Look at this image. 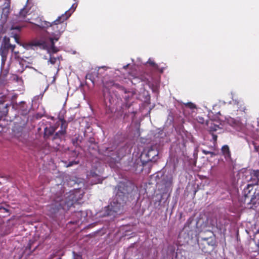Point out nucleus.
<instances>
[{
    "instance_id": "29",
    "label": "nucleus",
    "mask_w": 259,
    "mask_h": 259,
    "mask_svg": "<svg viewBox=\"0 0 259 259\" xmlns=\"http://www.w3.org/2000/svg\"><path fill=\"white\" fill-rule=\"evenodd\" d=\"M245 108H244V107L240 108V110H242V111H244V110H245Z\"/></svg>"
},
{
    "instance_id": "26",
    "label": "nucleus",
    "mask_w": 259,
    "mask_h": 259,
    "mask_svg": "<svg viewBox=\"0 0 259 259\" xmlns=\"http://www.w3.org/2000/svg\"><path fill=\"white\" fill-rule=\"evenodd\" d=\"M73 164H77V162L75 161L70 162L67 165V167L72 166Z\"/></svg>"
},
{
    "instance_id": "4",
    "label": "nucleus",
    "mask_w": 259,
    "mask_h": 259,
    "mask_svg": "<svg viewBox=\"0 0 259 259\" xmlns=\"http://www.w3.org/2000/svg\"><path fill=\"white\" fill-rule=\"evenodd\" d=\"M16 47L15 45H13L10 42V39L9 38L5 37L4 42L2 43L0 49V54L2 56V60L5 62L7 58L9 50H11L12 53H14L16 57V54L18 52H14V49Z\"/></svg>"
},
{
    "instance_id": "7",
    "label": "nucleus",
    "mask_w": 259,
    "mask_h": 259,
    "mask_svg": "<svg viewBox=\"0 0 259 259\" xmlns=\"http://www.w3.org/2000/svg\"><path fill=\"white\" fill-rule=\"evenodd\" d=\"M86 215V213L82 211L75 212L72 215L73 221H71L70 223L72 224H77L79 221L82 222V219H84Z\"/></svg>"
},
{
    "instance_id": "3",
    "label": "nucleus",
    "mask_w": 259,
    "mask_h": 259,
    "mask_svg": "<svg viewBox=\"0 0 259 259\" xmlns=\"http://www.w3.org/2000/svg\"><path fill=\"white\" fill-rule=\"evenodd\" d=\"M122 184H119L117 187V191L116 198L110 203L107 207H105L104 210L103 217L110 216L111 219L115 217V213L120 211L121 207L124 203L125 195L126 194V190L123 188L121 190Z\"/></svg>"
},
{
    "instance_id": "28",
    "label": "nucleus",
    "mask_w": 259,
    "mask_h": 259,
    "mask_svg": "<svg viewBox=\"0 0 259 259\" xmlns=\"http://www.w3.org/2000/svg\"><path fill=\"white\" fill-rule=\"evenodd\" d=\"M128 64L126 65H125V66H124L123 67V68H124V69H126V68L128 67Z\"/></svg>"
},
{
    "instance_id": "11",
    "label": "nucleus",
    "mask_w": 259,
    "mask_h": 259,
    "mask_svg": "<svg viewBox=\"0 0 259 259\" xmlns=\"http://www.w3.org/2000/svg\"><path fill=\"white\" fill-rule=\"evenodd\" d=\"M5 3L4 6V8H3L2 11V15L4 16L5 18H7V16L9 14V9H10V0H5Z\"/></svg>"
},
{
    "instance_id": "2",
    "label": "nucleus",
    "mask_w": 259,
    "mask_h": 259,
    "mask_svg": "<svg viewBox=\"0 0 259 259\" xmlns=\"http://www.w3.org/2000/svg\"><path fill=\"white\" fill-rule=\"evenodd\" d=\"M64 200L62 196H56L52 204L48 206V209L51 214L55 213L60 208L64 210L68 209L71 207L74 202L77 201L81 199L83 195V192L80 189H76L73 191H70L69 194H66Z\"/></svg>"
},
{
    "instance_id": "18",
    "label": "nucleus",
    "mask_w": 259,
    "mask_h": 259,
    "mask_svg": "<svg viewBox=\"0 0 259 259\" xmlns=\"http://www.w3.org/2000/svg\"><path fill=\"white\" fill-rule=\"evenodd\" d=\"M60 58L61 57H60L55 58L51 56L49 60V62H50L52 64H54L56 62H57V61H59V62H60Z\"/></svg>"
},
{
    "instance_id": "24",
    "label": "nucleus",
    "mask_w": 259,
    "mask_h": 259,
    "mask_svg": "<svg viewBox=\"0 0 259 259\" xmlns=\"http://www.w3.org/2000/svg\"><path fill=\"white\" fill-rule=\"evenodd\" d=\"M17 65L21 67V69L18 70L17 72L19 73H22L24 71V69L23 67L21 66V64L20 63H17Z\"/></svg>"
},
{
    "instance_id": "17",
    "label": "nucleus",
    "mask_w": 259,
    "mask_h": 259,
    "mask_svg": "<svg viewBox=\"0 0 259 259\" xmlns=\"http://www.w3.org/2000/svg\"><path fill=\"white\" fill-rule=\"evenodd\" d=\"M147 64H149L151 66L153 67L155 69H158V66L151 59H149L147 62Z\"/></svg>"
},
{
    "instance_id": "19",
    "label": "nucleus",
    "mask_w": 259,
    "mask_h": 259,
    "mask_svg": "<svg viewBox=\"0 0 259 259\" xmlns=\"http://www.w3.org/2000/svg\"><path fill=\"white\" fill-rule=\"evenodd\" d=\"M65 133V130H63V128H62V129L60 131L56 133L55 138H60L61 136L64 135Z\"/></svg>"
},
{
    "instance_id": "23",
    "label": "nucleus",
    "mask_w": 259,
    "mask_h": 259,
    "mask_svg": "<svg viewBox=\"0 0 259 259\" xmlns=\"http://www.w3.org/2000/svg\"><path fill=\"white\" fill-rule=\"evenodd\" d=\"M196 120L198 122L201 123H203L204 122V119L202 117H197Z\"/></svg>"
},
{
    "instance_id": "1",
    "label": "nucleus",
    "mask_w": 259,
    "mask_h": 259,
    "mask_svg": "<svg viewBox=\"0 0 259 259\" xmlns=\"http://www.w3.org/2000/svg\"><path fill=\"white\" fill-rule=\"evenodd\" d=\"M69 17L70 14H63L53 22L50 23L48 28L46 30L49 35V40L50 42V45L48 48V52L50 53H55L59 51V49L54 45V40L58 41L65 30L67 26L65 21Z\"/></svg>"
},
{
    "instance_id": "16",
    "label": "nucleus",
    "mask_w": 259,
    "mask_h": 259,
    "mask_svg": "<svg viewBox=\"0 0 259 259\" xmlns=\"http://www.w3.org/2000/svg\"><path fill=\"white\" fill-rule=\"evenodd\" d=\"M77 3H74L73 4L71 8L68 10L67 11H66L64 14H70V16L71 15V14L73 13V12L75 11V10L76 9V7H77Z\"/></svg>"
},
{
    "instance_id": "9",
    "label": "nucleus",
    "mask_w": 259,
    "mask_h": 259,
    "mask_svg": "<svg viewBox=\"0 0 259 259\" xmlns=\"http://www.w3.org/2000/svg\"><path fill=\"white\" fill-rule=\"evenodd\" d=\"M221 151L226 161L228 162H231L232 161V159L229 147L227 145L223 146L221 149Z\"/></svg>"
},
{
    "instance_id": "8",
    "label": "nucleus",
    "mask_w": 259,
    "mask_h": 259,
    "mask_svg": "<svg viewBox=\"0 0 259 259\" xmlns=\"http://www.w3.org/2000/svg\"><path fill=\"white\" fill-rule=\"evenodd\" d=\"M32 20H34L35 22L34 24L37 27L41 29H46L48 28L50 25V22L42 21L41 18L37 17V18H32Z\"/></svg>"
},
{
    "instance_id": "12",
    "label": "nucleus",
    "mask_w": 259,
    "mask_h": 259,
    "mask_svg": "<svg viewBox=\"0 0 259 259\" xmlns=\"http://www.w3.org/2000/svg\"><path fill=\"white\" fill-rule=\"evenodd\" d=\"M186 109H184V114H186L187 113V109H189L191 111V113L193 114L196 112V105L191 102H188L187 103L184 104Z\"/></svg>"
},
{
    "instance_id": "25",
    "label": "nucleus",
    "mask_w": 259,
    "mask_h": 259,
    "mask_svg": "<svg viewBox=\"0 0 259 259\" xmlns=\"http://www.w3.org/2000/svg\"><path fill=\"white\" fill-rule=\"evenodd\" d=\"M212 140L214 141V142H216V141L217 140V135L212 134Z\"/></svg>"
},
{
    "instance_id": "20",
    "label": "nucleus",
    "mask_w": 259,
    "mask_h": 259,
    "mask_svg": "<svg viewBox=\"0 0 259 259\" xmlns=\"http://www.w3.org/2000/svg\"><path fill=\"white\" fill-rule=\"evenodd\" d=\"M201 151H202V153L203 154H204L205 155L210 154L211 157H213V156L216 155V154L213 152L207 151L204 149H202Z\"/></svg>"
},
{
    "instance_id": "10",
    "label": "nucleus",
    "mask_w": 259,
    "mask_h": 259,
    "mask_svg": "<svg viewBox=\"0 0 259 259\" xmlns=\"http://www.w3.org/2000/svg\"><path fill=\"white\" fill-rule=\"evenodd\" d=\"M89 179L92 181L93 184H96L102 182V178L96 173L93 171L90 172Z\"/></svg>"
},
{
    "instance_id": "6",
    "label": "nucleus",
    "mask_w": 259,
    "mask_h": 259,
    "mask_svg": "<svg viewBox=\"0 0 259 259\" xmlns=\"http://www.w3.org/2000/svg\"><path fill=\"white\" fill-rule=\"evenodd\" d=\"M243 178L247 182L253 181L254 184H256L259 178V170L248 169L245 171Z\"/></svg>"
},
{
    "instance_id": "13",
    "label": "nucleus",
    "mask_w": 259,
    "mask_h": 259,
    "mask_svg": "<svg viewBox=\"0 0 259 259\" xmlns=\"http://www.w3.org/2000/svg\"><path fill=\"white\" fill-rule=\"evenodd\" d=\"M158 154V151L153 148L149 149L147 152V156L150 160H155V157L157 156Z\"/></svg>"
},
{
    "instance_id": "22",
    "label": "nucleus",
    "mask_w": 259,
    "mask_h": 259,
    "mask_svg": "<svg viewBox=\"0 0 259 259\" xmlns=\"http://www.w3.org/2000/svg\"><path fill=\"white\" fill-rule=\"evenodd\" d=\"M238 122V121L234 119L233 118H230L229 119H228V122L231 124L232 125H235L236 124H237V122Z\"/></svg>"
},
{
    "instance_id": "30",
    "label": "nucleus",
    "mask_w": 259,
    "mask_h": 259,
    "mask_svg": "<svg viewBox=\"0 0 259 259\" xmlns=\"http://www.w3.org/2000/svg\"><path fill=\"white\" fill-rule=\"evenodd\" d=\"M15 28H16V29H19V27H16Z\"/></svg>"
},
{
    "instance_id": "21",
    "label": "nucleus",
    "mask_w": 259,
    "mask_h": 259,
    "mask_svg": "<svg viewBox=\"0 0 259 259\" xmlns=\"http://www.w3.org/2000/svg\"><path fill=\"white\" fill-rule=\"evenodd\" d=\"M28 12L27 11L26 8H23L20 12V15L23 17H24L27 15Z\"/></svg>"
},
{
    "instance_id": "14",
    "label": "nucleus",
    "mask_w": 259,
    "mask_h": 259,
    "mask_svg": "<svg viewBox=\"0 0 259 259\" xmlns=\"http://www.w3.org/2000/svg\"><path fill=\"white\" fill-rule=\"evenodd\" d=\"M56 129L54 127L51 126L50 127H46L45 129L44 134L46 137L52 135L55 131Z\"/></svg>"
},
{
    "instance_id": "5",
    "label": "nucleus",
    "mask_w": 259,
    "mask_h": 259,
    "mask_svg": "<svg viewBox=\"0 0 259 259\" xmlns=\"http://www.w3.org/2000/svg\"><path fill=\"white\" fill-rule=\"evenodd\" d=\"M253 188V184H248L246 188L244 189L243 195L245 197V201L247 202L248 204H252L250 207L252 208L255 206L257 203V199L254 195H251V198L249 196V194L252 191Z\"/></svg>"
},
{
    "instance_id": "27",
    "label": "nucleus",
    "mask_w": 259,
    "mask_h": 259,
    "mask_svg": "<svg viewBox=\"0 0 259 259\" xmlns=\"http://www.w3.org/2000/svg\"><path fill=\"white\" fill-rule=\"evenodd\" d=\"M14 38H15V41H16L17 43H19V42H18V39L17 38V36H14Z\"/></svg>"
},
{
    "instance_id": "15",
    "label": "nucleus",
    "mask_w": 259,
    "mask_h": 259,
    "mask_svg": "<svg viewBox=\"0 0 259 259\" xmlns=\"http://www.w3.org/2000/svg\"><path fill=\"white\" fill-rule=\"evenodd\" d=\"M207 124L209 126L210 131H216L220 128L219 125L214 124L212 121H211L210 123L208 122Z\"/></svg>"
}]
</instances>
